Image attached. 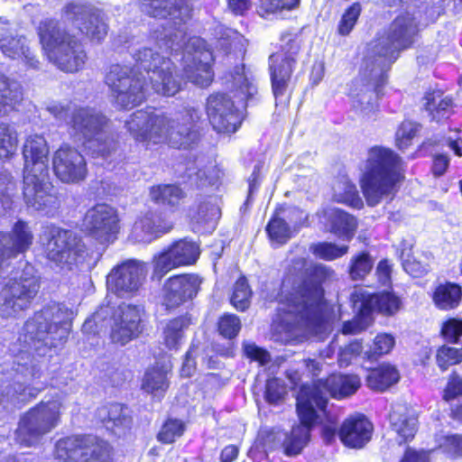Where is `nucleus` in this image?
Segmentation results:
<instances>
[{
	"label": "nucleus",
	"instance_id": "obj_1",
	"mask_svg": "<svg viewBox=\"0 0 462 462\" xmlns=\"http://www.w3.org/2000/svg\"><path fill=\"white\" fill-rule=\"evenodd\" d=\"M330 274L322 264L311 270L310 277L300 280L288 291L283 282L274 329L286 341H301L310 336L323 339L331 330L328 306L323 298L321 282Z\"/></svg>",
	"mask_w": 462,
	"mask_h": 462
},
{
	"label": "nucleus",
	"instance_id": "obj_2",
	"mask_svg": "<svg viewBox=\"0 0 462 462\" xmlns=\"http://www.w3.org/2000/svg\"><path fill=\"white\" fill-rule=\"evenodd\" d=\"M133 58V67L114 64L106 76V83L119 106L134 107L145 99L149 88L140 69H143L149 77L154 92L171 97L180 91V79L170 59L147 47L136 51Z\"/></svg>",
	"mask_w": 462,
	"mask_h": 462
},
{
	"label": "nucleus",
	"instance_id": "obj_3",
	"mask_svg": "<svg viewBox=\"0 0 462 462\" xmlns=\"http://www.w3.org/2000/svg\"><path fill=\"white\" fill-rule=\"evenodd\" d=\"M361 385L358 376L333 374L326 380H319L312 385L301 386L297 396V411L300 423L292 427L288 434L282 430H272L265 439L270 448L282 447L289 456L300 453L309 440L310 428L319 417L325 415L328 396L342 399L355 393Z\"/></svg>",
	"mask_w": 462,
	"mask_h": 462
},
{
	"label": "nucleus",
	"instance_id": "obj_4",
	"mask_svg": "<svg viewBox=\"0 0 462 462\" xmlns=\"http://www.w3.org/2000/svg\"><path fill=\"white\" fill-rule=\"evenodd\" d=\"M142 11L155 18L171 17L178 28L165 29L164 37L158 40L159 49H171L178 51L183 49L182 66L185 77L193 84L205 88L210 85L214 78L212 63L213 54L208 49L205 41L199 37H190L184 42L185 31L181 23L190 17L192 7L186 0H140Z\"/></svg>",
	"mask_w": 462,
	"mask_h": 462
},
{
	"label": "nucleus",
	"instance_id": "obj_5",
	"mask_svg": "<svg viewBox=\"0 0 462 462\" xmlns=\"http://www.w3.org/2000/svg\"><path fill=\"white\" fill-rule=\"evenodd\" d=\"M199 118V112L194 108L185 109L173 118L152 110H138L125 121V126L137 141L167 142L175 148H188L198 139L195 122Z\"/></svg>",
	"mask_w": 462,
	"mask_h": 462
},
{
	"label": "nucleus",
	"instance_id": "obj_6",
	"mask_svg": "<svg viewBox=\"0 0 462 462\" xmlns=\"http://www.w3.org/2000/svg\"><path fill=\"white\" fill-rule=\"evenodd\" d=\"M227 88L234 100L226 94L216 93L208 97L207 114L213 128L218 133H235L241 125L240 108L257 93L253 72L245 67L237 66L230 73Z\"/></svg>",
	"mask_w": 462,
	"mask_h": 462
},
{
	"label": "nucleus",
	"instance_id": "obj_7",
	"mask_svg": "<svg viewBox=\"0 0 462 462\" xmlns=\"http://www.w3.org/2000/svg\"><path fill=\"white\" fill-rule=\"evenodd\" d=\"M23 197L26 204L36 210L56 208L58 199L49 180V147L43 136L29 135L23 148Z\"/></svg>",
	"mask_w": 462,
	"mask_h": 462
},
{
	"label": "nucleus",
	"instance_id": "obj_8",
	"mask_svg": "<svg viewBox=\"0 0 462 462\" xmlns=\"http://www.w3.org/2000/svg\"><path fill=\"white\" fill-rule=\"evenodd\" d=\"M48 111L57 119L66 122L70 134L77 138L94 155L106 156L116 148V143L107 134L106 117L94 107H79L75 104L53 103Z\"/></svg>",
	"mask_w": 462,
	"mask_h": 462
},
{
	"label": "nucleus",
	"instance_id": "obj_9",
	"mask_svg": "<svg viewBox=\"0 0 462 462\" xmlns=\"http://www.w3.org/2000/svg\"><path fill=\"white\" fill-rule=\"evenodd\" d=\"M403 162L392 150L374 147L368 152L360 186L369 206H376L383 199H392L403 180Z\"/></svg>",
	"mask_w": 462,
	"mask_h": 462
},
{
	"label": "nucleus",
	"instance_id": "obj_10",
	"mask_svg": "<svg viewBox=\"0 0 462 462\" xmlns=\"http://www.w3.org/2000/svg\"><path fill=\"white\" fill-rule=\"evenodd\" d=\"M38 33L48 59L65 72H77L83 69L87 55L81 44L61 32L51 20L40 23Z\"/></svg>",
	"mask_w": 462,
	"mask_h": 462
},
{
	"label": "nucleus",
	"instance_id": "obj_11",
	"mask_svg": "<svg viewBox=\"0 0 462 462\" xmlns=\"http://www.w3.org/2000/svg\"><path fill=\"white\" fill-rule=\"evenodd\" d=\"M65 408L66 398L62 393L41 402L21 418L15 432L16 441L25 447L38 444L45 434L58 426L60 413Z\"/></svg>",
	"mask_w": 462,
	"mask_h": 462
},
{
	"label": "nucleus",
	"instance_id": "obj_12",
	"mask_svg": "<svg viewBox=\"0 0 462 462\" xmlns=\"http://www.w3.org/2000/svg\"><path fill=\"white\" fill-rule=\"evenodd\" d=\"M72 315V311L65 306L54 303L28 320L24 330L31 340L42 342L49 347H57L69 335Z\"/></svg>",
	"mask_w": 462,
	"mask_h": 462
},
{
	"label": "nucleus",
	"instance_id": "obj_13",
	"mask_svg": "<svg viewBox=\"0 0 462 462\" xmlns=\"http://www.w3.org/2000/svg\"><path fill=\"white\" fill-rule=\"evenodd\" d=\"M40 241L47 258L60 269L71 270L85 262L88 252L73 232L57 226L43 228Z\"/></svg>",
	"mask_w": 462,
	"mask_h": 462
},
{
	"label": "nucleus",
	"instance_id": "obj_14",
	"mask_svg": "<svg viewBox=\"0 0 462 462\" xmlns=\"http://www.w3.org/2000/svg\"><path fill=\"white\" fill-rule=\"evenodd\" d=\"M0 291V315L5 318L28 309L36 296L40 282L34 267L24 263Z\"/></svg>",
	"mask_w": 462,
	"mask_h": 462
},
{
	"label": "nucleus",
	"instance_id": "obj_15",
	"mask_svg": "<svg viewBox=\"0 0 462 462\" xmlns=\"http://www.w3.org/2000/svg\"><path fill=\"white\" fill-rule=\"evenodd\" d=\"M418 32L417 17L409 12L401 14L392 23L389 30L379 36L372 45L374 55L383 60L380 66L384 68L397 59L400 51L410 47Z\"/></svg>",
	"mask_w": 462,
	"mask_h": 462
},
{
	"label": "nucleus",
	"instance_id": "obj_16",
	"mask_svg": "<svg viewBox=\"0 0 462 462\" xmlns=\"http://www.w3.org/2000/svg\"><path fill=\"white\" fill-rule=\"evenodd\" d=\"M55 454L64 461L109 462L111 448L107 442L97 437L74 435L59 439Z\"/></svg>",
	"mask_w": 462,
	"mask_h": 462
},
{
	"label": "nucleus",
	"instance_id": "obj_17",
	"mask_svg": "<svg viewBox=\"0 0 462 462\" xmlns=\"http://www.w3.org/2000/svg\"><path fill=\"white\" fill-rule=\"evenodd\" d=\"M300 45L291 34L282 35L280 49L269 58V69L275 99L285 96L297 62Z\"/></svg>",
	"mask_w": 462,
	"mask_h": 462
},
{
	"label": "nucleus",
	"instance_id": "obj_18",
	"mask_svg": "<svg viewBox=\"0 0 462 462\" xmlns=\"http://www.w3.org/2000/svg\"><path fill=\"white\" fill-rule=\"evenodd\" d=\"M326 416L327 422L322 428V438L326 443L333 442L338 436L345 446L360 448L370 440L373 425L364 415L348 417L339 430H337V417L328 413Z\"/></svg>",
	"mask_w": 462,
	"mask_h": 462
},
{
	"label": "nucleus",
	"instance_id": "obj_19",
	"mask_svg": "<svg viewBox=\"0 0 462 462\" xmlns=\"http://www.w3.org/2000/svg\"><path fill=\"white\" fill-rule=\"evenodd\" d=\"M118 222V215L114 208L98 204L88 210L83 226L92 238L105 244L115 239L119 228Z\"/></svg>",
	"mask_w": 462,
	"mask_h": 462
},
{
	"label": "nucleus",
	"instance_id": "obj_20",
	"mask_svg": "<svg viewBox=\"0 0 462 462\" xmlns=\"http://www.w3.org/2000/svg\"><path fill=\"white\" fill-rule=\"evenodd\" d=\"M143 308L122 304L110 319V337L114 343L124 346L141 333Z\"/></svg>",
	"mask_w": 462,
	"mask_h": 462
},
{
	"label": "nucleus",
	"instance_id": "obj_21",
	"mask_svg": "<svg viewBox=\"0 0 462 462\" xmlns=\"http://www.w3.org/2000/svg\"><path fill=\"white\" fill-rule=\"evenodd\" d=\"M199 255V245L188 240H180L154 258L153 275L161 279L174 268L194 263Z\"/></svg>",
	"mask_w": 462,
	"mask_h": 462
},
{
	"label": "nucleus",
	"instance_id": "obj_22",
	"mask_svg": "<svg viewBox=\"0 0 462 462\" xmlns=\"http://www.w3.org/2000/svg\"><path fill=\"white\" fill-rule=\"evenodd\" d=\"M143 266L136 261H127L114 268L106 278L109 291L118 297H130L141 287L144 279Z\"/></svg>",
	"mask_w": 462,
	"mask_h": 462
},
{
	"label": "nucleus",
	"instance_id": "obj_23",
	"mask_svg": "<svg viewBox=\"0 0 462 462\" xmlns=\"http://www.w3.org/2000/svg\"><path fill=\"white\" fill-rule=\"evenodd\" d=\"M53 170L65 183H77L87 176V163L83 155L75 148L63 144L53 154Z\"/></svg>",
	"mask_w": 462,
	"mask_h": 462
},
{
	"label": "nucleus",
	"instance_id": "obj_24",
	"mask_svg": "<svg viewBox=\"0 0 462 462\" xmlns=\"http://www.w3.org/2000/svg\"><path fill=\"white\" fill-rule=\"evenodd\" d=\"M64 15L91 40L100 41L106 35L107 26L101 13L90 6L69 4L66 6Z\"/></svg>",
	"mask_w": 462,
	"mask_h": 462
},
{
	"label": "nucleus",
	"instance_id": "obj_25",
	"mask_svg": "<svg viewBox=\"0 0 462 462\" xmlns=\"http://www.w3.org/2000/svg\"><path fill=\"white\" fill-rule=\"evenodd\" d=\"M353 309L365 316L376 311L383 315H393L401 308L400 299L390 291L369 293L363 288H356L351 293Z\"/></svg>",
	"mask_w": 462,
	"mask_h": 462
},
{
	"label": "nucleus",
	"instance_id": "obj_26",
	"mask_svg": "<svg viewBox=\"0 0 462 462\" xmlns=\"http://www.w3.org/2000/svg\"><path fill=\"white\" fill-rule=\"evenodd\" d=\"M201 279L194 273L170 277L162 288V304L167 309H175L191 300L198 293Z\"/></svg>",
	"mask_w": 462,
	"mask_h": 462
},
{
	"label": "nucleus",
	"instance_id": "obj_27",
	"mask_svg": "<svg viewBox=\"0 0 462 462\" xmlns=\"http://www.w3.org/2000/svg\"><path fill=\"white\" fill-rule=\"evenodd\" d=\"M42 373L36 367H22L16 375V389H8L5 394H3L0 402L5 407V402H11L17 406L34 398L44 387L45 383L40 379Z\"/></svg>",
	"mask_w": 462,
	"mask_h": 462
},
{
	"label": "nucleus",
	"instance_id": "obj_28",
	"mask_svg": "<svg viewBox=\"0 0 462 462\" xmlns=\"http://www.w3.org/2000/svg\"><path fill=\"white\" fill-rule=\"evenodd\" d=\"M0 50L5 56L20 60L28 68H38L39 60L31 50L27 39L23 36L14 37L5 27L1 25Z\"/></svg>",
	"mask_w": 462,
	"mask_h": 462
},
{
	"label": "nucleus",
	"instance_id": "obj_29",
	"mask_svg": "<svg viewBox=\"0 0 462 462\" xmlns=\"http://www.w3.org/2000/svg\"><path fill=\"white\" fill-rule=\"evenodd\" d=\"M317 217L324 229L337 237L350 240L354 236L356 220L346 212L337 208H325L318 211Z\"/></svg>",
	"mask_w": 462,
	"mask_h": 462
},
{
	"label": "nucleus",
	"instance_id": "obj_30",
	"mask_svg": "<svg viewBox=\"0 0 462 462\" xmlns=\"http://www.w3.org/2000/svg\"><path fill=\"white\" fill-rule=\"evenodd\" d=\"M171 225L164 222L153 212L141 216L134 223L132 236L136 242L149 243L157 236L168 232Z\"/></svg>",
	"mask_w": 462,
	"mask_h": 462
},
{
	"label": "nucleus",
	"instance_id": "obj_31",
	"mask_svg": "<svg viewBox=\"0 0 462 462\" xmlns=\"http://www.w3.org/2000/svg\"><path fill=\"white\" fill-rule=\"evenodd\" d=\"M171 368L170 361L158 362L146 371L143 379V389L154 396L162 395L169 387L168 375Z\"/></svg>",
	"mask_w": 462,
	"mask_h": 462
},
{
	"label": "nucleus",
	"instance_id": "obj_32",
	"mask_svg": "<svg viewBox=\"0 0 462 462\" xmlns=\"http://www.w3.org/2000/svg\"><path fill=\"white\" fill-rule=\"evenodd\" d=\"M23 99L21 83L0 73V116L15 109Z\"/></svg>",
	"mask_w": 462,
	"mask_h": 462
},
{
	"label": "nucleus",
	"instance_id": "obj_33",
	"mask_svg": "<svg viewBox=\"0 0 462 462\" xmlns=\"http://www.w3.org/2000/svg\"><path fill=\"white\" fill-rule=\"evenodd\" d=\"M99 412L100 416L103 413L106 414L104 418L105 426L116 435L121 436L131 426L132 420L128 409L119 403L110 404Z\"/></svg>",
	"mask_w": 462,
	"mask_h": 462
},
{
	"label": "nucleus",
	"instance_id": "obj_34",
	"mask_svg": "<svg viewBox=\"0 0 462 462\" xmlns=\"http://www.w3.org/2000/svg\"><path fill=\"white\" fill-rule=\"evenodd\" d=\"M404 411L403 407L399 406L393 409L389 416L391 427L396 432L400 444L413 439L417 430V420L408 416Z\"/></svg>",
	"mask_w": 462,
	"mask_h": 462
},
{
	"label": "nucleus",
	"instance_id": "obj_35",
	"mask_svg": "<svg viewBox=\"0 0 462 462\" xmlns=\"http://www.w3.org/2000/svg\"><path fill=\"white\" fill-rule=\"evenodd\" d=\"M400 379L397 368L390 364H382L370 372L367 376L368 386L376 391H385Z\"/></svg>",
	"mask_w": 462,
	"mask_h": 462
},
{
	"label": "nucleus",
	"instance_id": "obj_36",
	"mask_svg": "<svg viewBox=\"0 0 462 462\" xmlns=\"http://www.w3.org/2000/svg\"><path fill=\"white\" fill-rule=\"evenodd\" d=\"M332 190L333 199L336 202L343 203L355 208L363 207V200L356 185L347 177L342 176L337 179L332 186Z\"/></svg>",
	"mask_w": 462,
	"mask_h": 462
},
{
	"label": "nucleus",
	"instance_id": "obj_37",
	"mask_svg": "<svg viewBox=\"0 0 462 462\" xmlns=\"http://www.w3.org/2000/svg\"><path fill=\"white\" fill-rule=\"evenodd\" d=\"M454 420L462 423V404L452 411ZM438 448L448 457L456 458L462 456V435L441 434L436 439Z\"/></svg>",
	"mask_w": 462,
	"mask_h": 462
},
{
	"label": "nucleus",
	"instance_id": "obj_38",
	"mask_svg": "<svg viewBox=\"0 0 462 462\" xmlns=\"http://www.w3.org/2000/svg\"><path fill=\"white\" fill-rule=\"evenodd\" d=\"M190 324L188 317L170 320L163 328V343L169 349H178L185 340V331Z\"/></svg>",
	"mask_w": 462,
	"mask_h": 462
},
{
	"label": "nucleus",
	"instance_id": "obj_39",
	"mask_svg": "<svg viewBox=\"0 0 462 462\" xmlns=\"http://www.w3.org/2000/svg\"><path fill=\"white\" fill-rule=\"evenodd\" d=\"M150 196L152 200L157 204L177 208L180 205L186 194L177 185L163 184L152 187Z\"/></svg>",
	"mask_w": 462,
	"mask_h": 462
},
{
	"label": "nucleus",
	"instance_id": "obj_40",
	"mask_svg": "<svg viewBox=\"0 0 462 462\" xmlns=\"http://www.w3.org/2000/svg\"><path fill=\"white\" fill-rule=\"evenodd\" d=\"M425 108L432 120L440 121L448 118L452 109V99L440 91L428 93L425 97Z\"/></svg>",
	"mask_w": 462,
	"mask_h": 462
},
{
	"label": "nucleus",
	"instance_id": "obj_41",
	"mask_svg": "<svg viewBox=\"0 0 462 462\" xmlns=\"http://www.w3.org/2000/svg\"><path fill=\"white\" fill-rule=\"evenodd\" d=\"M461 296V288L457 284L448 282L436 288L433 301L440 310H451L458 305Z\"/></svg>",
	"mask_w": 462,
	"mask_h": 462
},
{
	"label": "nucleus",
	"instance_id": "obj_42",
	"mask_svg": "<svg viewBox=\"0 0 462 462\" xmlns=\"http://www.w3.org/2000/svg\"><path fill=\"white\" fill-rule=\"evenodd\" d=\"M201 163H193L189 166L186 170L185 175L189 178L191 183L198 186H203L206 184H214L215 181L219 178V170L216 165L209 164L204 169L199 168Z\"/></svg>",
	"mask_w": 462,
	"mask_h": 462
},
{
	"label": "nucleus",
	"instance_id": "obj_43",
	"mask_svg": "<svg viewBox=\"0 0 462 462\" xmlns=\"http://www.w3.org/2000/svg\"><path fill=\"white\" fill-rule=\"evenodd\" d=\"M18 146V133L10 124L0 123V159L12 157Z\"/></svg>",
	"mask_w": 462,
	"mask_h": 462
},
{
	"label": "nucleus",
	"instance_id": "obj_44",
	"mask_svg": "<svg viewBox=\"0 0 462 462\" xmlns=\"http://www.w3.org/2000/svg\"><path fill=\"white\" fill-rule=\"evenodd\" d=\"M266 230L272 242L278 245L285 244L292 236L293 233L284 219L280 217V212L278 211L270 220Z\"/></svg>",
	"mask_w": 462,
	"mask_h": 462
},
{
	"label": "nucleus",
	"instance_id": "obj_45",
	"mask_svg": "<svg viewBox=\"0 0 462 462\" xmlns=\"http://www.w3.org/2000/svg\"><path fill=\"white\" fill-rule=\"evenodd\" d=\"M310 250L316 257L325 261H333L346 254L348 246H339L333 243L322 242L311 245Z\"/></svg>",
	"mask_w": 462,
	"mask_h": 462
},
{
	"label": "nucleus",
	"instance_id": "obj_46",
	"mask_svg": "<svg viewBox=\"0 0 462 462\" xmlns=\"http://www.w3.org/2000/svg\"><path fill=\"white\" fill-rule=\"evenodd\" d=\"M436 360L439 367L445 371L462 361V347L442 346L437 351Z\"/></svg>",
	"mask_w": 462,
	"mask_h": 462
},
{
	"label": "nucleus",
	"instance_id": "obj_47",
	"mask_svg": "<svg viewBox=\"0 0 462 462\" xmlns=\"http://www.w3.org/2000/svg\"><path fill=\"white\" fill-rule=\"evenodd\" d=\"M420 125L412 121H403L395 134V143L400 150L407 149L419 132Z\"/></svg>",
	"mask_w": 462,
	"mask_h": 462
},
{
	"label": "nucleus",
	"instance_id": "obj_48",
	"mask_svg": "<svg viewBox=\"0 0 462 462\" xmlns=\"http://www.w3.org/2000/svg\"><path fill=\"white\" fill-rule=\"evenodd\" d=\"M219 216L218 207L211 201H205L199 205L197 213L192 218L197 223L207 224L209 227H213Z\"/></svg>",
	"mask_w": 462,
	"mask_h": 462
},
{
	"label": "nucleus",
	"instance_id": "obj_49",
	"mask_svg": "<svg viewBox=\"0 0 462 462\" xmlns=\"http://www.w3.org/2000/svg\"><path fill=\"white\" fill-rule=\"evenodd\" d=\"M251 291L245 277L238 279L234 286L231 302L236 310H245L249 306Z\"/></svg>",
	"mask_w": 462,
	"mask_h": 462
},
{
	"label": "nucleus",
	"instance_id": "obj_50",
	"mask_svg": "<svg viewBox=\"0 0 462 462\" xmlns=\"http://www.w3.org/2000/svg\"><path fill=\"white\" fill-rule=\"evenodd\" d=\"M300 0H258L257 12L261 16L266 17L283 9H291Z\"/></svg>",
	"mask_w": 462,
	"mask_h": 462
},
{
	"label": "nucleus",
	"instance_id": "obj_51",
	"mask_svg": "<svg viewBox=\"0 0 462 462\" xmlns=\"http://www.w3.org/2000/svg\"><path fill=\"white\" fill-rule=\"evenodd\" d=\"M374 262L370 255L362 253L352 258L350 263V276L353 280L363 279L372 270Z\"/></svg>",
	"mask_w": 462,
	"mask_h": 462
},
{
	"label": "nucleus",
	"instance_id": "obj_52",
	"mask_svg": "<svg viewBox=\"0 0 462 462\" xmlns=\"http://www.w3.org/2000/svg\"><path fill=\"white\" fill-rule=\"evenodd\" d=\"M395 345V338L393 335L388 333L378 334L373 341L370 347L369 356L377 357L383 355L389 354Z\"/></svg>",
	"mask_w": 462,
	"mask_h": 462
},
{
	"label": "nucleus",
	"instance_id": "obj_53",
	"mask_svg": "<svg viewBox=\"0 0 462 462\" xmlns=\"http://www.w3.org/2000/svg\"><path fill=\"white\" fill-rule=\"evenodd\" d=\"M185 427L181 420H168L162 426L158 434V439L163 443H172L176 438L180 437L184 432Z\"/></svg>",
	"mask_w": 462,
	"mask_h": 462
},
{
	"label": "nucleus",
	"instance_id": "obj_54",
	"mask_svg": "<svg viewBox=\"0 0 462 462\" xmlns=\"http://www.w3.org/2000/svg\"><path fill=\"white\" fill-rule=\"evenodd\" d=\"M363 351V345L360 341L355 340L340 347L337 354V363L339 366L345 367L356 360Z\"/></svg>",
	"mask_w": 462,
	"mask_h": 462
},
{
	"label": "nucleus",
	"instance_id": "obj_55",
	"mask_svg": "<svg viewBox=\"0 0 462 462\" xmlns=\"http://www.w3.org/2000/svg\"><path fill=\"white\" fill-rule=\"evenodd\" d=\"M361 14V5L359 3L353 4L347 8L342 15L338 24V32L341 35H347L354 28Z\"/></svg>",
	"mask_w": 462,
	"mask_h": 462
},
{
	"label": "nucleus",
	"instance_id": "obj_56",
	"mask_svg": "<svg viewBox=\"0 0 462 462\" xmlns=\"http://www.w3.org/2000/svg\"><path fill=\"white\" fill-rule=\"evenodd\" d=\"M402 266L407 273L413 277H420L429 271V264L425 261L410 256L405 251L402 252Z\"/></svg>",
	"mask_w": 462,
	"mask_h": 462
},
{
	"label": "nucleus",
	"instance_id": "obj_57",
	"mask_svg": "<svg viewBox=\"0 0 462 462\" xmlns=\"http://www.w3.org/2000/svg\"><path fill=\"white\" fill-rule=\"evenodd\" d=\"M286 394V387L282 380L272 378L267 381L265 399L271 404L279 403Z\"/></svg>",
	"mask_w": 462,
	"mask_h": 462
},
{
	"label": "nucleus",
	"instance_id": "obj_58",
	"mask_svg": "<svg viewBox=\"0 0 462 462\" xmlns=\"http://www.w3.org/2000/svg\"><path fill=\"white\" fill-rule=\"evenodd\" d=\"M241 328L239 319L233 314H226L220 318L218 322V329L225 337L232 338L236 337Z\"/></svg>",
	"mask_w": 462,
	"mask_h": 462
},
{
	"label": "nucleus",
	"instance_id": "obj_59",
	"mask_svg": "<svg viewBox=\"0 0 462 462\" xmlns=\"http://www.w3.org/2000/svg\"><path fill=\"white\" fill-rule=\"evenodd\" d=\"M354 311L356 313V317L351 321L345 322L343 325L342 333L345 335L360 333L371 323L369 316L362 315L355 309Z\"/></svg>",
	"mask_w": 462,
	"mask_h": 462
},
{
	"label": "nucleus",
	"instance_id": "obj_60",
	"mask_svg": "<svg viewBox=\"0 0 462 462\" xmlns=\"http://www.w3.org/2000/svg\"><path fill=\"white\" fill-rule=\"evenodd\" d=\"M14 188L12 177L4 170H0V200L5 208H10V191Z\"/></svg>",
	"mask_w": 462,
	"mask_h": 462
},
{
	"label": "nucleus",
	"instance_id": "obj_61",
	"mask_svg": "<svg viewBox=\"0 0 462 462\" xmlns=\"http://www.w3.org/2000/svg\"><path fill=\"white\" fill-rule=\"evenodd\" d=\"M243 349L245 355L248 358L258 362L262 365H266L270 361L269 353L266 350L257 346L254 342H245L243 344Z\"/></svg>",
	"mask_w": 462,
	"mask_h": 462
},
{
	"label": "nucleus",
	"instance_id": "obj_62",
	"mask_svg": "<svg viewBox=\"0 0 462 462\" xmlns=\"http://www.w3.org/2000/svg\"><path fill=\"white\" fill-rule=\"evenodd\" d=\"M442 334L450 342L458 341L462 337V320L456 319L448 320L442 327Z\"/></svg>",
	"mask_w": 462,
	"mask_h": 462
},
{
	"label": "nucleus",
	"instance_id": "obj_63",
	"mask_svg": "<svg viewBox=\"0 0 462 462\" xmlns=\"http://www.w3.org/2000/svg\"><path fill=\"white\" fill-rule=\"evenodd\" d=\"M462 394V380L456 374H452L448 381L447 386L443 392V399L451 401Z\"/></svg>",
	"mask_w": 462,
	"mask_h": 462
},
{
	"label": "nucleus",
	"instance_id": "obj_64",
	"mask_svg": "<svg viewBox=\"0 0 462 462\" xmlns=\"http://www.w3.org/2000/svg\"><path fill=\"white\" fill-rule=\"evenodd\" d=\"M443 144L448 146L456 155L462 156V136L457 131H452L443 140Z\"/></svg>",
	"mask_w": 462,
	"mask_h": 462
}]
</instances>
